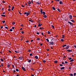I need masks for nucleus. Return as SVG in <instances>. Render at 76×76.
Returning <instances> with one entry per match:
<instances>
[{
    "label": "nucleus",
    "mask_w": 76,
    "mask_h": 76,
    "mask_svg": "<svg viewBox=\"0 0 76 76\" xmlns=\"http://www.w3.org/2000/svg\"><path fill=\"white\" fill-rule=\"evenodd\" d=\"M40 10V12L42 14H43L44 15H45V12H42V9H41Z\"/></svg>",
    "instance_id": "nucleus-1"
},
{
    "label": "nucleus",
    "mask_w": 76,
    "mask_h": 76,
    "mask_svg": "<svg viewBox=\"0 0 76 76\" xmlns=\"http://www.w3.org/2000/svg\"><path fill=\"white\" fill-rule=\"evenodd\" d=\"M68 23H69L70 24V25L71 26H72L73 25V24H72V23L71 22H69V21H68Z\"/></svg>",
    "instance_id": "nucleus-2"
},
{
    "label": "nucleus",
    "mask_w": 76,
    "mask_h": 76,
    "mask_svg": "<svg viewBox=\"0 0 76 76\" xmlns=\"http://www.w3.org/2000/svg\"><path fill=\"white\" fill-rule=\"evenodd\" d=\"M23 59V56H20L19 57L18 59L20 60H22Z\"/></svg>",
    "instance_id": "nucleus-3"
},
{
    "label": "nucleus",
    "mask_w": 76,
    "mask_h": 76,
    "mask_svg": "<svg viewBox=\"0 0 76 76\" xmlns=\"http://www.w3.org/2000/svg\"><path fill=\"white\" fill-rule=\"evenodd\" d=\"M54 44L53 42H49V45H53Z\"/></svg>",
    "instance_id": "nucleus-4"
},
{
    "label": "nucleus",
    "mask_w": 76,
    "mask_h": 76,
    "mask_svg": "<svg viewBox=\"0 0 76 76\" xmlns=\"http://www.w3.org/2000/svg\"><path fill=\"white\" fill-rule=\"evenodd\" d=\"M69 45H67V46H66V48H65V49L66 50H68V48H69Z\"/></svg>",
    "instance_id": "nucleus-5"
},
{
    "label": "nucleus",
    "mask_w": 76,
    "mask_h": 76,
    "mask_svg": "<svg viewBox=\"0 0 76 76\" xmlns=\"http://www.w3.org/2000/svg\"><path fill=\"white\" fill-rule=\"evenodd\" d=\"M22 69H23V70L25 71H26V69L23 66H22Z\"/></svg>",
    "instance_id": "nucleus-6"
},
{
    "label": "nucleus",
    "mask_w": 76,
    "mask_h": 76,
    "mask_svg": "<svg viewBox=\"0 0 76 76\" xmlns=\"http://www.w3.org/2000/svg\"><path fill=\"white\" fill-rule=\"evenodd\" d=\"M69 18L70 19H72V16L71 15H69Z\"/></svg>",
    "instance_id": "nucleus-7"
},
{
    "label": "nucleus",
    "mask_w": 76,
    "mask_h": 76,
    "mask_svg": "<svg viewBox=\"0 0 76 76\" xmlns=\"http://www.w3.org/2000/svg\"><path fill=\"white\" fill-rule=\"evenodd\" d=\"M64 69H65L64 67H62L61 68V70H62Z\"/></svg>",
    "instance_id": "nucleus-8"
},
{
    "label": "nucleus",
    "mask_w": 76,
    "mask_h": 76,
    "mask_svg": "<svg viewBox=\"0 0 76 76\" xmlns=\"http://www.w3.org/2000/svg\"><path fill=\"white\" fill-rule=\"evenodd\" d=\"M70 20L71 21L72 23H75V21L73 20Z\"/></svg>",
    "instance_id": "nucleus-9"
},
{
    "label": "nucleus",
    "mask_w": 76,
    "mask_h": 76,
    "mask_svg": "<svg viewBox=\"0 0 76 76\" xmlns=\"http://www.w3.org/2000/svg\"><path fill=\"white\" fill-rule=\"evenodd\" d=\"M30 14V12H27L26 14V16H28V15H29Z\"/></svg>",
    "instance_id": "nucleus-10"
},
{
    "label": "nucleus",
    "mask_w": 76,
    "mask_h": 76,
    "mask_svg": "<svg viewBox=\"0 0 76 76\" xmlns=\"http://www.w3.org/2000/svg\"><path fill=\"white\" fill-rule=\"evenodd\" d=\"M40 22H39V25L38 26V27H41L42 25V24H40V23H39Z\"/></svg>",
    "instance_id": "nucleus-11"
},
{
    "label": "nucleus",
    "mask_w": 76,
    "mask_h": 76,
    "mask_svg": "<svg viewBox=\"0 0 76 76\" xmlns=\"http://www.w3.org/2000/svg\"><path fill=\"white\" fill-rule=\"evenodd\" d=\"M66 51H67L69 52H72V50H66Z\"/></svg>",
    "instance_id": "nucleus-12"
},
{
    "label": "nucleus",
    "mask_w": 76,
    "mask_h": 76,
    "mask_svg": "<svg viewBox=\"0 0 76 76\" xmlns=\"http://www.w3.org/2000/svg\"><path fill=\"white\" fill-rule=\"evenodd\" d=\"M36 3L38 5H40V4H40V3L39 2V1H38Z\"/></svg>",
    "instance_id": "nucleus-13"
},
{
    "label": "nucleus",
    "mask_w": 76,
    "mask_h": 76,
    "mask_svg": "<svg viewBox=\"0 0 76 76\" xmlns=\"http://www.w3.org/2000/svg\"><path fill=\"white\" fill-rule=\"evenodd\" d=\"M74 61V59H72L70 60V62H72Z\"/></svg>",
    "instance_id": "nucleus-14"
},
{
    "label": "nucleus",
    "mask_w": 76,
    "mask_h": 76,
    "mask_svg": "<svg viewBox=\"0 0 76 76\" xmlns=\"http://www.w3.org/2000/svg\"><path fill=\"white\" fill-rule=\"evenodd\" d=\"M43 17L44 18H46L47 17V16L46 15H44V16H43Z\"/></svg>",
    "instance_id": "nucleus-15"
},
{
    "label": "nucleus",
    "mask_w": 76,
    "mask_h": 76,
    "mask_svg": "<svg viewBox=\"0 0 76 76\" xmlns=\"http://www.w3.org/2000/svg\"><path fill=\"white\" fill-rule=\"evenodd\" d=\"M44 28L43 27H41L40 28V29L42 30V29H44Z\"/></svg>",
    "instance_id": "nucleus-16"
},
{
    "label": "nucleus",
    "mask_w": 76,
    "mask_h": 76,
    "mask_svg": "<svg viewBox=\"0 0 76 76\" xmlns=\"http://www.w3.org/2000/svg\"><path fill=\"white\" fill-rule=\"evenodd\" d=\"M52 9H53V10H55L56 8L54 7H52Z\"/></svg>",
    "instance_id": "nucleus-17"
},
{
    "label": "nucleus",
    "mask_w": 76,
    "mask_h": 76,
    "mask_svg": "<svg viewBox=\"0 0 76 76\" xmlns=\"http://www.w3.org/2000/svg\"><path fill=\"white\" fill-rule=\"evenodd\" d=\"M54 63L55 64H57L58 63L57 61H54Z\"/></svg>",
    "instance_id": "nucleus-18"
},
{
    "label": "nucleus",
    "mask_w": 76,
    "mask_h": 76,
    "mask_svg": "<svg viewBox=\"0 0 76 76\" xmlns=\"http://www.w3.org/2000/svg\"><path fill=\"white\" fill-rule=\"evenodd\" d=\"M63 2L62 1H59V4H61Z\"/></svg>",
    "instance_id": "nucleus-19"
},
{
    "label": "nucleus",
    "mask_w": 76,
    "mask_h": 76,
    "mask_svg": "<svg viewBox=\"0 0 76 76\" xmlns=\"http://www.w3.org/2000/svg\"><path fill=\"white\" fill-rule=\"evenodd\" d=\"M65 37V36L64 35H62V38L64 39Z\"/></svg>",
    "instance_id": "nucleus-20"
},
{
    "label": "nucleus",
    "mask_w": 76,
    "mask_h": 76,
    "mask_svg": "<svg viewBox=\"0 0 76 76\" xmlns=\"http://www.w3.org/2000/svg\"><path fill=\"white\" fill-rule=\"evenodd\" d=\"M66 46H67V45H62V47H63V48L64 47H66Z\"/></svg>",
    "instance_id": "nucleus-21"
},
{
    "label": "nucleus",
    "mask_w": 76,
    "mask_h": 76,
    "mask_svg": "<svg viewBox=\"0 0 76 76\" xmlns=\"http://www.w3.org/2000/svg\"><path fill=\"white\" fill-rule=\"evenodd\" d=\"M28 4H31V1H29L28 2Z\"/></svg>",
    "instance_id": "nucleus-22"
},
{
    "label": "nucleus",
    "mask_w": 76,
    "mask_h": 76,
    "mask_svg": "<svg viewBox=\"0 0 76 76\" xmlns=\"http://www.w3.org/2000/svg\"><path fill=\"white\" fill-rule=\"evenodd\" d=\"M35 58L36 59H38V56H35Z\"/></svg>",
    "instance_id": "nucleus-23"
},
{
    "label": "nucleus",
    "mask_w": 76,
    "mask_h": 76,
    "mask_svg": "<svg viewBox=\"0 0 76 76\" xmlns=\"http://www.w3.org/2000/svg\"><path fill=\"white\" fill-rule=\"evenodd\" d=\"M14 7H14V6L12 7V11L13 10V9H14Z\"/></svg>",
    "instance_id": "nucleus-24"
},
{
    "label": "nucleus",
    "mask_w": 76,
    "mask_h": 76,
    "mask_svg": "<svg viewBox=\"0 0 76 76\" xmlns=\"http://www.w3.org/2000/svg\"><path fill=\"white\" fill-rule=\"evenodd\" d=\"M46 40L48 42H49V40L48 39H46Z\"/></svg>",
    "instance_id": "nucleus-25"
},
{
    "label": "nucleus",
    "mask_w": 76,
    "mask_h": 76,
    "mask_svg": "<svg viewBox=\"0 0 76 76\" xmlns=\"http://www.w3.org/2000/svg\"><path fill=\"white\" fill-rule=\"evenodd\" d=\"M51 26H52V28H53V29H55V28H54V26H53V25H51Z\"/></svg>",
    "instance_id": "nucleus-26"
},
{
    "label": "nucleus",
    "mask_w": 76,
    "mask_h": 76,
    "mask_svg": "<svg viewBox=\"0 0 76 76\" xmlns=\"http://www.w3.org/2000/svg\"><path fill=\"white\" fill-rule=\"evenodd\" d=\"M69 75L70 76H73V75L72 73H71V74H69Z\"/></svg>",
    "instance_id": "nucleus-27"
},
{
    "label": "nucleus",
    "mask_w": 76,
    "mask_h": 76,
    "mask_svg": "<svg viewBox=\"0 0 76 76\" xmlns=\"http://www.w3.org/2000/svg\"><path fill=\"white\" fill-rule=\"evenodd\" d=\"M57 10H58V12H61V11L59 9V8H58Z\"/></svg>",
    "instance_id": "nucleus-28"
},
{
    "label": "nucleus",
    "mask_w": 76,
    "mask_h": 76,
    "mask_svg": "<svg viewBox=\"0 0 76 76\" xmlns=\"http://www.w3.org/2000/svg\"><path fill=\"white\" fill-rule=\"evenodd\" d=\"M1 16H2V17H6V16L5 15H1Z\"/></svg>",
    "instance_id": "nucleus-29"
},
{
    "label": "nucleus",
    "mask_w": 76,
    "mask_h": 76,
    "mask_svg": "<svg viewBox=\"0 0 76 76\" xmlns=\"http://www.w3.org/2000/svg\"><path fill=\"white\" fill-rule=\"evenodd\" d=\"M16 71L17 72H19V69H16Z\"/></svg>",
    "instance_id": "nucleus-30"
},
{
    "label": "nucleus",
    "mask_w": 76,
    "mask_h": 76,
    "mask_svg": "<svg viewBox=\"0 0 76 76\" xmlns=\"http://www.w3.org/2000/svg\"><path fill=\"white\" fill-rule=\"evenodd\" d=\"M12 24L13 25H15V22H14L12 23Z\"/></svg>",
    "instance_id": "nucleus-31"
},
{
    "label": "nucleus",
    "mask_w": 76,
    "mask_h": 76,
    "mask_svg": "<svg viewBox=\"0 0 76 76\" xmlns=\"http://www.w3.org/2000/svg\"><path fill=\"white\" fill-rule=\"evenodd\" d=\"M50 32L48 31V34H50Z\"/></svg>",
    "instance_id": "nucleus-32"
},
{
    "label": "nucleus",
    "mask_w": 76,
    "mask_h": 76,
    "mask_svg": "<svg viewBox=\"0 0 76 76\" xmlns=\"http://www.w3.org/2000/svg\"><path fill=\"white\" fill-rule=\"evenodd\" d=\"M13 31V30L12 29H10V32L12 31Z\"/></svg>",
    "instance_id": "nucleus-33"
},
{
    "label": "nucleus",
    "mask_w": 76,
    "mask_h": 76,
    "mask_svg": "<svg viewBox=\"0 0 76 76\" xmlns=\"http://www.w3.org/2000/svg\"><path fill=\"white\" fill-rule=\"evenodd\" d=\"M31 62V60H29L28 61V62L29 63H30Z\"/></svg>",
    "instance_id": "nucleus-34"
},
{
    "label": "nucleus",
    "mask_w": 76,
    "mask_h": 76,
    "mask_svg": "<svg viewBox=\"0 0 76 76\" xmlns=\"http://www.w3.org/2000/svg\"><path fill=\"white\" fill-rule=\"evenodd\" d=\"M61 41L62 42H64V40L63 39H61Z\"/></svg>",
    "instance_id": "nucleus-35"
},
{
    "label": "nucleus",
    "mask_w": 76,
    "mask_h": 76,
    "mask_svg": "<svg viewBox=\"0 0 76 76\" xmlns=\"http://www.w3.org/2000/svg\"><path fill=\"white\" fill-rule=\"evenodd\" d=\"M65 63L66 64H67L68 63V62L67 61H65Z\"/></svg>",
    "instance_id": "nucleus-36"
},
{
    "label": "nucleus",
    "mask_w": 76,
    "mask_h": 76,
    "mask_svg": "<svg viewBox=\"0 0 76 76\" xmlns=\"http://www.w3.org/2000/svg\"><path fill=\"white\" fill-rule=\"evenodd\" d=\"M72 59V58L71 57H70V58H69V60H71Z\"/></svg>",
    "instance_id": "nucleus-37"
},
{
    "label": "nucleus",
    "mask_w": 76,
    "mask_h": 76,
    "mask_svg": "<svg viewBox=\"0 0 76 76\" xmlns=\"http://www.w3.org/2000/svg\"><path fill=\"white\" fill-rule=\"evenodd\" d=\"M8 11H9V12H10L11 10L10 8H9L8 9Z\"/></svg>",
    "instance_id": "nucleus-38"
},
{
    "label": "nucleus",
    "mask_w": 76,
    "mask_h": 76,
    "mask_svg": "<svg viewBox=\"0 0 76 76\" xmlns=\"http://www.w3.org/2000/svg\"><path fill=\"white\" fill-rule=\"evenodd\" d=\"M43 63H45L46 62V61L45 60H43Z\"/></svg>",
    "instance_id": "nucleus-39"
},
{
    "label": "nucleus",
    "mask_w": 76,
    "mask_h": 76,
    "mask_svg": "<svg viewBox=\"0 0 76 76\" xmlns=\"http://www.w3.org/2000/svg\"><path fill=\"white\" fill-rule=\"evenodd\" d=\"M37 40H40V39L39 38H37Z\"/></svg>",
    "instance_id": "nucleus-40"
},
{
    "label": "nucleus",
    "mask_w": 76,
    "mask_h": 76,
    "mask_svg": "<svg viewBox=\"0 0 76 76\" xmlns=\"http://www.w3.org/2000/svg\"><path fill=\"white\" fill-rule=\"evenodd\" d=\"M5 20H3L2 21V23H5Z\"/></svg>",
    "instance_id": "nucleus-41"
},
{
    "label": "nucleus",
    "mask_w": 76,
    "mask_h": 76,
    "mask_svg": "<svg viewBox=\"0 0 76 76\" xmlns=\"http://www.w3.org/2000/svg\"><path fill=\"white\" fill-rule=\"evenodd\" d=\"M20 52V50H19L18 51V53H19Z\"/></svg>",
    "instance_id": "nucleus-42"
},
{
    "label": "nucleus",
    "mask_w": 76,
    "mask_h": 76,
    "mask_svg": "<svg viewBox=\"0 0 76 76\" xmlns=\"http://www.w3.org/2000/svg\"><path fill=\"white\" fill-rule=\"evenodd\" d=\"M10 64H8L7 65V67L8 68H9V67H10Z\"/></svg>",
    "instance_id": "nucleus-43"
},
{
    "label": "nucleus",
    "mask_w": 76,
    "mask_h": 76,
    "mask_svg": "<svg viewBox=\"0 0 76 76\" xmlns=\"http://www.w3.org/2000/svg\"><path fill=\"white\" fill-rule=\"evenodd\" d=\"M25 42H26V43H28V42H29V41L28 40H27V41H26Z\"/></svg>",
    "instance_id": "nucleus-44"
},
{
    "label": "nucleus",
    "mask_w": 76,
    "mask_h": 76,
    "mask_svg": "<svg viewBox=\"0 0 76 76\" xmlns=\"http://www.w3.org/2000/svg\"><path fill=\"white\" fill-rule=\"evenodd\" d=\"M31 69V70H32V71H34V69L32 68H31V69Z\"/></svg>",
    "instance_id": "nucleus-45"
},
{
    "label": "nucleus",
    "mask_w": 76,
    "mask_h": 76,
    "mask_svg": "<svg viewBox=\"0 0 76 76\" xmlns=\"http://www.w3.org/2000/svg\"><path fill=\"white\" fill-rule=\"evenodd\" d=\"M0 60H1V61L2 62H3V59H2V58H1L0 59Z\"/></svg>",
    "instance_id": "nucleus-46"
},
{
    "label": "nucleus",
    "mask_w": 76,
    "mask_h": 76,
    "mask_svg": "<svg viewBox=\"0 0 76 76\" xmlns=\"http://www.w3.org/2000/svg\"><path fill=\"white\" fill-rule=\"evenodd\" d=\"M68 68H69V70H71V67H68Z\"/></svg>",
    "instance_id": "nucleus-47"
},
{
    "label": "nucleus",
    "mask_w": 76,
    "mask_h": 76,
    "mask_svg": "<svg viewBox=\"0 0 76 76\" xmlns=\"http://www.w3.org/2000/svg\"><path fill=\"white\" fill-rule=\"evenodd\" d=\"M5 28L7 29H8V27H7V26H5Z\"/></svg>",
    "instance_id": "nucleus-48"
},
{
    "label": "nucleus",
    "mask_w": 76,
    "mask_h": 76,
    "mask_svg": "<svg viewBox=\"0 0 76 76\" xmlns=\"http://www.w3.org/2000/svg\"><path fill=\"white\" fill-rule=\"evenodd\" d=\"M15 52L16 53H18V51H16V50H15Z\"/></svg>",
    "instance_id": "nucleus-49"
},
{
    "label": "nucleus",
    "mask_w": 76,
    "mask_h": 76,
    "mask_svg": "<svg viewBox=\"0 0 76 76\" xmlns=\"http://www.w3.org/2000/svg\"><path fill=\"white\" fill-rule=\"evenodd\" d=\"M76 75V73H74V76H75V75Z\"/></svg>",
    "instance_id": "nucleus-50"
},
{
    "label": "nucleus",
    "mask_w": 76,
    "mask_h": 76,
    "mask_svg": "<svg viewBox=\"0 0 76 76\" xmlns=\"http://www.w3.org/2000/svg\"><path fill=\"white\" fill-rule=\"evenodd\" d=\"M59 65L60 66H63V65L62 64H60Z\"/></svg>",
    "instance_id": "nucleus-51"
},
{
    "label": "nucleus",
    "mask_w": 76,
    "mask_h": 76,
    "mask_svg": "<svg viewBox=\"0 0 76 76\" xmlns=\"http://www.w3.org/2000/svg\"><path fill=\"white\" fill-rule=\"evenodd\" d=\"M65 64V63L64 62H62V64Z\"/></svg>",
    "instance_id": "nucleus-52"
},
{
    "label": "nucleus",
    "mask_w": 76,
    "mask_h": 76,
    "mask_svg": "<svg viewBox=\"0 0 76 76\" xmlns=\"http://www.w3.org/2000/svg\"><path fill=\"white\" fill-rule=\"evenodd\" d=\"M32 53L30 54V56H32Z\"/></svg>",
    "instance_id": "nucleus-53"
},
{
    "label": "nucleus",
    "mask_w": 76,
    "mask_h": 76,
    "mask_svg": "<svg viewBox=\"0 0 76 76\" xmlns=\"http://www.w3.org/2000/svg\"><path fill=\"white\" fill-rule=\"evenodd\" d=\"M21 6H22V7H25V6H24V5H21Z\"/></svg>",
    "instance_id": "nucleus-54"
},
{
    "label": "nucleus",
    "mask_w": 76,
    "mask_h": 76,
    "mask_svg": "<svg viewBox=\"0 0 76 76\" xmlns=\"http://www.w3.org/2000/svg\"><path fill=\"white\" fill-rule=\"evenodd\" d=\"M2 3H5V1H2Z\"/></svg>",
    "instance_id": "nucleus-55"
},
{
    "label": "nucleus",
    "mask_w": 76,
    "mask_h": 76,
    "mask_svg": "<svg viewBox=\"0 0 76 76\" xmlns=\"http://www.w3.org/2000/svg\"><path fill=\"white\" fill-rule=\"evenodd\" d=\"M37 34L38 35H39V32H37Z\"/></svg>",
    "instance_id": "nucleus-56"
},
{
    "label": "nucleus",
    "mask_w": 76,
    "mask_h": 76,
    "mask_svg": "<svg viewBox=\"0 0 76 76\" xmlns=\"http://www.w3.org/2000/svg\"><path fill=\"white\" fill-rule=\"evenodd\" d=\"M24 32L23 31H21V33L22 34H24Z\"/></svg>",
    "instance_id": "nucleus-57"
},
{
    "label": "nucleus",
    "mask_w": 76,
    "mask_h": 76,
    "mask_svg": "<svg viewBox=\"0 0 76 76\" xmlns=\"http://www.w3.org/2000/svg\"><path fill=\"white\" fill-rule=\"evenodd\" d=\"M1 66L2 67H3V64L2 63L1 64Z\"/></svg>",
    "instance_id": "nucleus-58"
},
{
    "label": "nucleus",
    "mask_w": 76,
    "mask_h": 76,
    "mask_svg": "<svg viewBox=\"0 0 76 76\" xmlns=\"http://www.w3.org/2000/svg\"><path fill=\"white\" fill-rule=\"evenodd\" d=\"M28 51L29 52H30L31 51V50H28Z\"/></svg>",
    "instance_id": "nucleus-59"
},
{
    "label": "nucleus",
    "mask_w": 76,
    "mask_h": 76,
    "mask_svg": "<svg viewBox=\"0 0 76 76\" xmlns=\"http://www.w3.org/2000/svg\"><path fill=\"white\" fill-rule=\"evenodd\" d=\"M47 50L48 51H49V49H48V48H47Z\"/></svg>",
    "instance_id": "nucleus-60"
},
{
    "label": "nucleus",
    "mask_w": 76,
    "mask_h": 76,
    "mask_svg": "<svg viewBox=\"0 0 76 76\" xmlns=\"http://www.w3.org/2000/svg\"><path fill=\"white\" fill-rule=\"evenodd\" d=\"M18 12H19V14H20V15H22V14L20 12V11H18Z\"/></svg>",
    "instance_id": "nucleus-61"
},
{
    "label": "nucleus",
    "mask_w": 76,
    "mask_h": 76,
    "mask_svg": "<svg viewBox=\"0 0 76 76\" xmlns=\"http://www.w3.org/2000/svg\"><path fill=\"white\" fill-rule=\"evenodd\" d=\"M27 13L26 12H25V13H24V14L26 15V14H27Z\"/></svg>",
    "instance_id": "nucleus-62"
},
{
    "label": "nucleus",
    "mask_w": 76,
    "mask_h": 76,
    "mask_svg": "<svg viewBox=\"0 0 76 76\" xmlns=\"http://www.w3.org/2000/svg\"><path fill=\"white\" fill-rule=\"evenodd\" d=\"M12 67H13V68H14V65L13 64V65H12Z\"/></svg>",
    "instance_id": "nucleus-63"
},
{
    "label": "nucleus",
    "mask_w": 76,
    "mask_h": 76,
    "mask_svg": "<svg viewBox=\"0 0 76 76\" xmlns=\"http://www.w3.org/2000/svg\"><path fill=\"white\" fill-rule=\"evenodd\" d=\"M73 46L74 47L76 48V45H74Z\"/></svg>",
    "instance_id": "nucleus-64"
}]
</instances>
